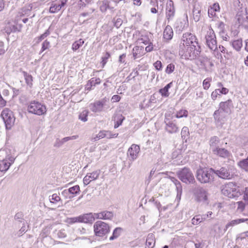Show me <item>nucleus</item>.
I'll return each instance as SVG.
<instances>
[{"instance_id":"nucleus-56","label":"nucleus","mask_w":248,"mask_h":248,"mask_svg":"<svg viewBox=\"0 0 248 248\" xmlns=\"http://www.w3.org/2000/svg\"><path fill=\"white\" fill-rule=\"evenodd\" d=\"M219 89H217L212 93L211 97L213 100H215L218 96L220 95V93H219Z\"/></svg>"},{"instance_id":"nucleus-24","label":"nucleus","mask_w":248,"mask_h":248,"mask_svg":"<svg viewBox=\"0 0 248 248\" xmlns=\"http://www.w3.org/2000/svg\"><path fill=\"white\" fill-rule=\"evenodd\" d=\"M243 222H246L248 224V218H238L232 220L226 225L224 231H226L230 227H232Z\"/></svg>"},{"instance_id":"nucleus-38","label":"nucleus","mask_w":248,"mask_h":248,"mask_svg":"<svg viewBox=\"0 0 248 248\" xmlns=\"http://www.w3.org/2000/svg\"><path fill=\"white\" fill-rule=\"evenodd\" d=\"M122 232V229L120 227L116 228L113 231L112 235L109 237L110 241L117 239L120 236Z\"/></svg>"},{"instance_id":"nucleus-59","label":"nucleus","mask_w":248,"mask_h":248,"mask_svg":"<svg viewBox=\"0 0 248 248\" xmlns=\"http://www.w3.org/2000/svg\"><path fill=\"white\" fill-rule=\"evenodd\" d=\"M159 93L161 94V95L163 97H168L170 95V93H169V91L165 89V88L160 89L159 90Z\"/></svg>"},{"instance_id":"nucleus-19","label":"nucleus","mask_w":248,"mask_h":248,"mask_svg":"<svg viewBox=\"0 0 248 248\" xmlns=\"http://www.w3.org/2000/svg\"><path fill=\"white\" fill-rule=\"evenodd\" d=\"M219 108L228 114H231L233 108L232 100L230 99L226 101L221 102L219 104Z\"/></svg>"},{"instance_id":"nucleus-1","label":"nucleus","mask_w":248,"mask_h":248,"mask_svg":"<svg viewBox=\"0 0 248 248\" xmlns=\"http://www.w3.org/2000/svg\"><path fill=\"white\" fill-rule=\"evenodd\" d=\"M201 48L200 45H192L186 46L180 44L179 55L182 59L193 60L197 59V64L203 67L206 71H207V66L212 67L214 64L208 58L201 56Z\"/></svg>"},{"instance_id":"nucleus-31","label":"nucleus","mask_w":248,"mask_h":248,"mask_svg":"<svg viewBox=\"0 0 248 248\" xmlns=\"http://www.w3.org/2000/svg\"><path fill=\"white\" fill-rule=\"evenodd\" d=\"M100 9L102 12H106L107 9H113V7L109 6V1L108 0H104L100 2Z\"/></svg>"},{"instance_id":"nucleus-11","label":"nucleus","mask_w":248,"mask_h":248,"mask_svg":"<svg viewBox=\"0 0 248 248\" xmlns=\"http://www.w3.org/2000/svg\"><path fill=\"white\" fill-rule=\"evenodd\" d=\"M1 116L5 124L6 129H11L15 122L13 112L9 108H5L1 112Z\"/></svg>"},{"instance_id":"nucleus-47","label":"nucleus","mask_w":248,"mask_h":248,"mask_svg":"<svg viewBox=\"0 0 248 248\" xmlns=\"http://www.w3.org/2000/svg\"><path fill=\"white\" fill-rule=\"evenodd\" d=\"M212 78L209 77V78H207L203 81L202 86H203V88L204 90H207L209 88V87H210V85H211L210 83L212 81Z\"/></svg>"},{"instance_id":"nucleus-36","label":"nucleus","mask_w":248,"mask_h":248,"mask_svg":"<svg viewBox=\"0 0 248 248\" xmlns=\"http://www.w3.org/2000/svg\"><path fill=\"white\" fill-rule=\"evenodd\" d=\"M232 46L237 51H240L243 46L242 39L234 40L232 42Z\"/></svg>"},{"instance_id":"nucleus-22","label":"nucleus","mask_w":248,"mask_h":248,"mask_svg":"<svg viewBox=\"0 0 248 248\" xmlns=\"http://www.w3.org/2000/svg\"><path fill=\"white\" fill-rule=\"evenodd\" d=\"M213 154L222 158H229L232 154L230 151L224 148H218L213 152Z\"/></svg>"},{"instance_id":"nucleus-23","label":"nucleus","mask_w":248,"mask_h":248,"mask_svg":"<svg viewBox=\"0 0 248 248\" xmlns=\"http://www.w3.org/2000/svg\"><path fill=\"white\" fill-rule=\"evenodd\" d=\"M188 26V21L187 16L186 19H178L174 24L175 28L179 31H182L183 30L186 28Z\"/></svg>"},{"instance_id":"nucleus-25","label":"nucleus","mask_w":248,"mask_h":248,"mask_svg":"<svg viewBox=\"0 0 248 248\" xmlns=\"http://www.w3.org/2000/svg\"><path fill=\"white\" fill-rule=\"evenodd\" d=\"M219 139L217 136H214L211 138L209 141V144L210 146V149L212 150V153L214 151L216 150L217 148H219Z\"/></svg>"},{"instance_id":"nucleus-14","label":"nucleus","mask_w":248,"mask_h":248,"mask_svg":"<svg viewBox=\"0 0 248 248\" xmlns=\"http://www.w3.org/2000/svg\"><path fill=\"white\" fill-rule=\"evenodd\" d=\"M15 160V157L10 155H6L4 158L0 160V172L3 173H5L14 163Z\"/></svg>"},{"instance_id":"nucleus-41","label":"nucleus","mask_w":248,"mask_h":248,"mask_svg":"<svg viewBox=\"0 0 248 248\" xmlns=\"http://www.w3.org/2000/svg\"><path fill=\"white\" fill-rule=\"evenodd\" d=\"M67 190L68 191V192H69L71 195H73L74 198L76 195L79 194L80 192V187L78 185H76L70 187L67 189Z\"/></svg>"},{"instance_id":"nucleus-50","label":"nucleus","mask_w":248,"mask_h":248,"mask_svg":"<svg viewBox=\"0 0 248 248\" xmlns=\"http://www.w3.org/2000/svg\"><path fill=\"white\" fill-rule=\"evenodd\" d=\"M114 25L117 28H119L123 23L122 19L118 17H114L112 20Z\"/></svg>"},{"instance_id":"nucleus-6","label":"nucleus","mask_w":248,"mask_h":248,"mask_svg":"<svg viewBox=\"0 0 248 248\" xmlns=\"http://www.w3.org/2000/svg\"><path fill=\"white\" fill-rule=\"evenodd\" d=\"M176 174L179 180L186 185L194 184L196 183L194 174L188 167H185L180 169L176 171Z\"/></svg>"},{"instance_id":"nucleus-48","label":"nucleus","mask_w":248,"mask_h":248,"mask_svg":"<svg viewBox=\"0 0 248 248\" xmlns=\"http://www.w3.org/2000/svg\"><path fill=\"white\" fill-rule=\"evenodd\" d=\"M110 57V54L108 52H106L104 56L102 57V61L101 62L102 67H104L105 64L107 63L108 59Z\"/></svg>"},{"instance_id":"nucleus-5","label":"nucleus","mask_w":248,"mask_h":248,"mask_svg":"<svg viewBox=\"0 0 248 248\" xmlns=\"http://www.w3.org/2000/svg\"><path fill=\"white\" fill-rule=\"evenodd\" d=\"M221 192L229 198H234L241 195L243 193V190L235 183L230 182L223 186Z\"/></svg>"},{"instance_id":"nucleus-20","label":"nucleus","mask_w":248,"mask_h":248,"mask_svg":"<svg viewBox=\"0 0 248 248\" xmlns=\"http://www.w3.org/2000/svg\"><path fill=\"white\" fill-rule=\"evenodd\" d=\"M140 151V146L138 145L133 144L128 149L127 151V155L131 158L130 159L132 161H134L137 158Z\"/></svg>"},{"instance_id":"nucleus-49","label":"nucleus","mask_w":248,"mask_h":248,"mask_svg":"<svg viewBox=\"0 0 248 248\" xmlns=\"http://www.w3.org/2000/svg\"><path fill=\"white\" fill-rule=\"evenodd\" d=\"M50 27L46 31L38 37L37 38V43H40L42 40L44 39L46 37L48 36L50 34V31H49Z\"/></svg>"},{"instance_id":"nucleus-62","label":"nucleus","mask_w":248,"mask_h":248,"mask_svg":"<svg viewBox=\"0 0 248 248\" xmlns=\"http://www.w3.org/2000/svg\"><path fill=\"white\" fill-rule=\"evenodd\" d=\"M91 0H79V6L80 8L85 7L87 4L90 3Z\"/></svg>"},{"instance_id":"nucleus-63","label":"nucleus","mask_w":248,"mask_h":248,"mask_svg":"<svg viewBox=\"0 0 248 248\" xmlns=\"http://www.w3.org/2000/svg\"><path fill=\"white\" fill-rule=\"evenodd\" d=\"M140 40L141 41V43L145 45L152 44V42L150 41L149 38L147 36H142Z\"/></svg>"},{"instance_id":"nucleus-12","label":"nucleus","mask_w":248,"mask_h":248,"mask_svg":"<svg viewBox=\"0 0 248 248\" xmlns=\"http://www.w3.org/2000/svg\"><path fill=\"white\" fill-rule=\"evenodd\" d=\"M207 46L212 50H218L216 37L213 30L210 27L205 36Z\"/></svg>"},{"instance_id":"nucleus-46","label":"nucleus","mask_w":248,"mask_h":248,"mask_svg":"<svg viewBox=\"0 0 248 248\" xmlns=\"http://www.w3.org/2000/svg\"><path fill=\"white\" fill-rule=\"evenodd\" d=\"M61 9V7H59L58 5V3L56 1L55 2H53L49 8V12L51 13H55L59 11Z\"/></svg>"},{"instance_id":"nucleus-64","label":"nucleus","mask_w":248,"mask_h":248,"mask_svg":"<svg viewBox=\"0 0 248 248\" xmlns=\"http://www.w3.org/2000/svg\"><path fill=\"white\" fill-rule=\"evenodd\" d=\"M91 84L93 85L94 87L96 85L99 84L101 82V80L99 78H92L90 80Z\"/></svg>"},{"instance_id":"nucleus-45","label":"nucleus","mask_w":248,"mask_h":248,"mask_svg":"<svg viewBox=\"0 0 248 248\" xmlns=\"http://www.w3.org/2000/svg\"><path fill=\"white\" fill-rule=\"evenodd\" d=\"M203 221L202 217L200 214L195 216L191 220V223L194 225H197Z\"/></svg>"},{"instance_id":"nucleus-55","label":"nucleus","mask_w":248,"mask_h":248,"mask_svg":"<svg viewBox=\"0 0 248 248\" xmlns=\"http://www.w3.org/2000/svg\"><path fill=\"white\" fill-rule=\"evenodd\" d=\"M105 131H101L97 134L95 137L93 138L94 141H96L99 139L104 138L105 137Z\"/></svg>"},{"instance_id":"nucleus-42","label":"nucleus","mask_w":248,"mask_h":248,"mask_svg":"<svg viewBox=\"0 0 248 248\" xmlns=\"http://www.w3.org/2000/svg\"><path fill=\"white\" fill-rule=\"evenodd\" d=\"M84 43V41L82 39L75 41L72 44V49L73 51H76L81 47Z\"/></svg>"},{"instance_id":"nucleus-37","label":"nucleus","mask_w":248,"mask_h":248,"mask_svg":"<svg viewBox=\"0 0 248 248\" xmlns=\"http://www.w3.org/2000/svg\"><path fill=\"white\" fill-rule=\"evenodd\" d=\"M237 164L240 168L248 172V156L239 161Z\"/></svg>"},{"instance_id":"nucleus-9","label":"nucleus","mask_w":248,"mask_h":248,"mask_svg":"<svg viewBox=\"0 0 248 248\" xmlns=\"http://www.w3.org/2000/svg\"><path fill=\"white\" fill-rule=\"evenodd\" d=\"M27 111L29 113L41 116L46 113V107L36 101H31L27 106Z\"/></svg>"},{"instance_id":"nucleus-8","label":"nucleus","mask_w":248,"mask_h":248,"mask_svg":"<svg viewBox=\"0 0 248 248\" xmlns=\"http://www.w3.org/2000/svg\"><path fill=\"white\" fill-rule=\"evenodd\" d=\"M110 230L109 224L102 221H97L93 225V231L96 236L106 238Z\"/></svg>"},{"instance_id":"nucleus-29","label":"nucleus","mask_w":248,"mask_h":248,"mask_svg":"<svg viewBox=\"0 0 248 248\" xmlns=\"http://www.w3.org/2000/svg\"><path fill=\"white\" fill-rule=\"evenodd\" d=\"M81 222L92 224L93 222V218L92 217V213L84 214L80 216Z\"/></svg>"},{"instance_id":"nucleus-3","label":"nucleus","mask_w":248,"mask_h":248,"mask_svg":"<svg viewBox=\"0 0 248 248\" xmlns=\"http://www.w3.org/2000/svg\"><path fill=\"white\" fill-rule=\"evenodd\" d=\"M215 170L212 168H200L197 170L196 177L202 184L210 183L214 181Z\"/></svg>"},{"instance_id":"nucleus-35","label":"nucleus","mask_w":248,"mask_h":248,"mask_svg":"<svg viewBox=\"0 0 248 248\" xmlns=\"http://www.w3.org/2000/svg\"><path fill=\"white\" fill-rule=\"evenodd\" d=\"M170 178L171 181L176 186L177 195L179 193L181 194L182 192V186L181 182L175 177H170Z\"/></svg>"},{"instance_id":"nucleus-13","label":"nucleus","mask_w":248,"mask_h":248,"mask_svg":"<svg viewBox=\"0 0 248 248\" xmlns=\"http://www.w3.org/2000/svg\"><path fill=\"white\" fill-rule=\"evenodd\" d=\"M227 115L228 114L227 113L222 111L219 108L214 112L213 117L217 127H222L223 126L227 121Z\"/></svg>"},{"instance_id":"nucleus-21","label":"nucleus","mask_w":248,"mask_h":248,"mask_svg":"<svg viewBox=\"0 0 248 248\" xmlns=\"http://www.w3.org/2000/svg\"><path fill=\"white\" fill-rule=\"evenodd\" d=\"M100 174V170H96L91 173H88L83 178V184L87 186L92 181L97 179Z\"/></svg>"},{"instance_id":"nucleus-34","label":"nucleus","mask_w":248,"mask_h":248,"mask_svg":"<svg viewBox=\"0 0 248 248\" xmlns=\"http://www.w3.org/2000/svg\"><path fill=\"white\" fill-rule=\"evenodd\" d=\"M23 75L24 76L25 82L28 86L31 88L33 85V77L32 76L25 71H23Z\"/></svg>"},{"instance_id":"nucleus-52","label":"nucleus","mask_w":248,"mask_h":248,"mask_svg":"<svg viewBox=\"0 0 248 248\" xmlns=\"http://www.w3.org/2000/svg\"><path fill=\"white\" fill-rule=\"evenodd\" d=\"M175 69V65L173 63H170L167 66L165 69V72L168 74H171Z\"/></svg>"},{"instance_id":"nucleus-39","label":"nucleus","mask_w":248,"mask_h":248,"mask_svg":"<svg viewBox=\"0 0 248 248\" xmlns=\"http://www.w3.org/2000/svg\"><path fill=\"white\" fill-rule=\"evenodd\" d=\"M181 134L182 139L185 140V142H186L189 135L188 128L186 126L183 127L182 129Z\"/></svg>"},{"instance_id":"nucleus-17","label":"nucleus","mask_w":248,"mask_h":248,"mask_svg":"<svg viewBox=\"0 0 248 248\" xmlns=\"http://www.w3.org/2000/svg\"><path fill=\"white\" fill-rule=\"evenodd\" d=\"M237 21L239 27L244 28L248 31V14L247 12L245 13L239 12L236 16Z\"/></svg>"},{"instance_id":"nucleus-16","label":"nucleus","mask_w":248,"mask_h":248,"mask_svg":"<svg viewBox=\"0 0 248 248\" xmlns=\"http://www.w3.org/2000/svg\"><path fill=\"white\" fill-rule=\"evenodd\" d=\"M165 14L168 23L172 21L175 15V8L173 1L172 0H169L167 2Z\"/></svg>"},{"instance_id":"nucleus-26","label":"nucleus","mask_w":248,"mask_h":248,"mask_svg":"<svg viewBox=\"0 0 248 248\" xmlns=\"http://www.w3.org/2000/svg\"><path fill=\"white\" fill-rule=\"evenodd\" d=\"M173 35V31L172 28L170 26L167 25L163 32V38L167 41H170L172 38Z\"/></svg>"},{"instance_id":"nucleus-18","label":"nucleus","mask_w":248,"mask_h":248,"mask_svg":"<svg viewBox=\"0 0 248 248\" xmlns=\"http://www.w3.org/2000/svg\"><path fill=\"white\" fill-rule=\"evenodd\" d=\"M215 174L223 179H231L232 177L228 168L225 167H222L218 170H215Z\"/></svg>"},{"instance_id":"nucleus-32","label":"nucleus","mask_w":248,"mask_h":248,"mask_svg":"<svg viewBox=\"0 0 248 248\" xmlns=\"http://www.w3.org/2000/svg\"><path fill=\"white\" fill-rule=\"evenodd\" d=\"M124 119V117L121 114H117L114 117V121L115 123L114 128H117L121 125Z\"/></svg>"},{"instance_id":"nucleus-27","label":"nucleus","mask_w":248,"mask_h":248,"mask_svg":"<svg viewBox=\"0 0 248 248\" xmlns=\"http://www.w3.org/2000/svg\"><path fill=\"white\" fill-rule=\"evenodd\" d=\"M201 8L200 6L195 5L193 9V18L196 22L200 20L201 17Z\"/></svg>"},{"instance_id":"nucleus-33","label":"nucleus","mask_w":248,"mask_h":248,"mask_svg":"<svg viewBox=\"0 0 248 248\" xmlns=\"http://www.w3.org/2000/svg\"><path fill=\"white\" fill-rule=\"evenodd\" d=\"M48 199L50 203L52 204H57L58 203H61V205H62V201L61 200L60 196L56 193L53 194L52 195H50L48 197Z\"/></svg>"},{"instance_id":"nucleus-40","label":"nucleus","mask_w":248,"mask_h":248,"mask_svg":"<svg viewBox=\"0 0 248 248\" xmlns=\"http://www.w3.org/2000/svg\"><path fill=\"white\" fill-rule=\"evenodd\" d=\"M101 219H109L111 220L113 217V214L112 212L108 211H103L101 212Z\"/></svg>"},{"instance_id":"nucleus-10","label":"nucleus","mask_w":248,"mask_h":248,"mask_svg":"<svg viewBox=\"0 0 248 248\" xmlns=\"http://www.w3.org/2000/svg\"><path fill=\"white\" fill-rule=\"evenodd\" d=\"M194 200L198 202L208 203V192L203 187L197 186L192 189Z\"/></svg>"},{"instance_id":"nucleus-61","label":"nucleus","mask_w":248,"mask_h":248,"mask_svg":"<svg viewBox=\"0 0 248 248\" xmlns=\"http://www.w3.org/2000/svg\"><path fill=\"white\" fill-rule=\"evenodd\" d=\"M68 192V191L67 189H64L62 192V194L65 199H72L73 198V195H71L69 192Z\"/></svg>"},{"instance_id":"nucleus-51","label":"nucleus","mask_w":248,"mask_h":248,"mask_svg":"<svg viewBox=\"0 0 248 248\" xmlns=\"http://www.w3.org/2000/svg\"><path fill=\"white\" fill-rule=\"evenodd\" d=\"M22 28V25L16 23V25H12L11 27V31L16 32L20 31Z\"/></svg>"},{"instance_id":"nucleus-60","label":"nucleus","mask_w":248,"mask_h":248,"mask_svg":"<svg viewBox=\"0 0 248 248\" xmlns=\"http://www.w3.org/2000/svg\"><path fill=\"white\" fill-rule=\"evenodd\" d=\"M154 66L155 69L158 71H161L162 69V64L161 61H157L154 63Z\"/></svg>"},{"instance_id":"nucleus-53","label":"nucleus","mask_w":248,"mask_h":248,"mask_svg":"<svg viewBox=\"0 0 248 248\" xmlns=\"http://www.w3.org/2000/svg\"><path fill=\"white\" fill-rule=\"evenodd\" d=\"M24 215L22 212H18L16 213L15 217L14 218L15 220H17V221L22 223L24 221Z\"/></svg>"},{"instance_id":"nucleus-43","label":"nucleus","mask_w":248,"mask_h":248,"mask_svg":"<svg viewBox=\"0 0 248 248\" xmlns=\"http://www.w3.org/2000/svg\"><path fill=\"white\" fill-rule=\"evenodd\" d=\"M88 114L89 111L87 109H84L79 113L78 119L83 122H86L88 121Z\"/></svg>"},{"instance_id":"nucleus-2","label":"nucleus","mask_w":248,"mask_h":248,"mask_svg":"<svg viewBox=\"0 0 248 248\" xmlns=\"http://www.w3.org/2000/svg\"><path fill=\"white\" fill-rule=\"evenodd\" d=\"M90 110L94 113H100L106 112L110 109L109 99L106 97L95 100L89 105Z\"/></svg>"},{"instance_id":"nucleus-58","label":"nucleus","mask_w":248,"mask_h":248,"mask_svg":"<svg viewBox=\"0 0 248 248\" xmlns=\"http://www.w3.org/2000/svg\"><path fill=\"white\" fill-rule=\"evenodd\" d=\"M212 214V212L208 211L206 214L201 215V216H202V219L204 221L207 220L208 218H211Z\"/></svg>"},{"instance_id":"nucleus-57","label":"nucleus","mask_w":248,"mask_h":248,"mask_svg":"<svg viewBox=\"0 0 248 248\" xmlns=\"http://www.w3.org/2000/svg\"><path fill=\"white\" fill-rule=\"evenodd\" d=\"M78 136V135H74L71 137H67L62 139L61 140L62 143L64 144L65 142L70 140L77 139Z\"/></svg>"},{"instance_id":"nucleus-15","label":"nucleus","mask_w":248,"mask_h":248,"mask_svg":"<svg viewBox=\"0 0 248 248\" xmlns=\"http://www.w3.org/2000/svg\"><path fill=\"white\" fill-rule=\"evenodd\" d=\"M182 41L183 43H181L180 44H184V45H199L196 36L190 32L184 33L182 36Z\"/></svg>"},{"instance_id":"nucleus-7","label":"nucleus","mask_w":248,"mask_h":248,"mask_svg":"<svg viewBox=\"0 0 248 248\" xmlns=\"http://www.w3.org/2000/svg\"><path fill=\"white\" fill-rule=\"evenodd\" d=\"M164 123L165 124V129L170 134H175L179 131V128L176 119L170 113L165 114Z\"/></svg>"},{"instance_id":"nucleus-54","label":"nucleus","mask_w":248,"mask_h":248,"mask_svg":"<svg viewBox=\"0 0 248 248\" xmlns=\"http://www.w3.org/2000/svg\"><path fill=\"white\" fill-rule=\"evenodd\" d=\"M50 46V42L48 41L47 40H46L42 45V47L41 51L40 52V54L42 53L45 50L48 49Z\"/></svg>"},{"instance_id":"nucleus-28","label":"nucleus","mask_w":248,"mask_h":248,"mask_svg":"<svg viewBox=\"0 0 248 248\" xmlns=\"http://www.w3.org/2000/svg\"><path fill=\"white\" fill-rule=\"evenodd\" d=\"M143 46H136L133 48L132 54L134 60L142 56L141 52L143 51Z\"/></svg>"},{"instance_id":"nucleus-44","label":"nucleus","mask_w":248,"mask_h":248,"mask_svg":"<svg viewBox=\"0 0 248 248\" xmlns=\"http://www.w3.org/2000/svg\"><path fill=\"white\" fill-rule=\"evenodd\" d=\"M188 115V111L185 109H181L177 112L176 114L173 115L174 116V119L175 118H181L182 117H186Z\"/></svg>"},{"instance_id":"nucleus-30","label":"nucleus","mask_w":248,"mask_h":248,"mask_svg":"<svg viewBox=\"0 0 248 248\" xmlns=\"http://www.w3.org/2000/svg\"><path fill=\"white\" fill-rule=\"evenodd\" d=\"M155 237L153 233H149L146 238V245L149 248H153L155 245Z\"/></svg>"},{"instance_id":"nucleus-4","label":"nucleus","mask_w":248,"mask_h":248,"mask_svg":"<svg viewBox=\"0 0 248 248\" xmlns=\"http://www.w3.org/2000/svg\"><path fill=\"white\" fill-rule=\"evenodd\" d=\"M221 192L229 198H234L241 195L243 193V190L235 183L230 182L223 186Z\"/></svg>"}]
</instances>
